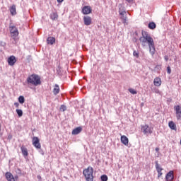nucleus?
<instances>
[{
    "label": "nucleus",
    "mask_w": 181,
    "mask_h": 181,
    "mask_svg": "<svg viewBox=\"0 0 181 181\" xmlns=\"http://www.w3.org/2000/svg\"><path fill=\"white\" fill-rule=\"evenodd\" d=\"M128 4H134V0H126Z\"/></svg>",
    "instance_id": "c9c22d12"
},
{
    "label": "nucleus",
    "mask_w": 181,
    "mask_h": 181,
    "mask_svg": "<svg viewBox=\"0 0 181 181\" xmlns=\"http://www.w3.org/2000/svg\"><path fill=\"white\" fill-rule=\"evenodd\" d=\"M60 70H62V69H57V73H58V74H59L60 76H62V74H60Z\"/></svg>",
    "instance_id": "58836bf2"
},
{
    "label": "nucleus",
    "mask_w": 181,
    "mask_h": 181,
    "mask_svg": "<svg viewBox=\"0 0 181 181\" xmlns=\"http://www.w3.org/2000/svg\"><path fill=\"white\" fill-rule=\"evenodd\" d=\"M133 56H134L135 57H139V53H138V52L136 51H134Z\"/></svg>",
    "instance_id": "2f4dec72"
},
{
    "label": "nucleus",
    "mask_w": 181,
    "mask_h": 181,
    "mask_svg": "<svg viewBox=\"0 0 181 181\" xmlns=\"http://www.w3.org/2000/svg\"><path fill=\"white\" fill-rule=\"evenodd\" d=\"M100 179L102 181H107L108 180V176L103 175L100 177Z\"/></svg>",
    "instance_id": "bb28decb"
},
{
    "label": "nucleus",
    "mask_w": 181,
    "mask_h": 181,
    "mask_svg": "<svg viewBox=\"0 0 181 181\" xmlns=\"http://www.w3.org/2000/svg\"><path fill=\"white\" fill-rule=\"evenodd\" d=\"M119 15H124V13H127L125 7L122 6V4H119Z\"/></svg>",
    "instance_id": "a211bd4d"
},
{
    "label": "nucleus",
    "mask_w": 181,
    "mask_h": 181,
    "mask_svg": "<svg viewBox=\"0 0 181 181\" xmlns=\"http://www.w3.org/2000/svg\"><path fill=\"white\" fill-rule=\"evenodd\" d=\"M9 30L13 39H15L19 36V31L18 30V28H16V26L10 24Z\"/></svg>",
    "instance_id": "20e7f679"
},
{
    "label": "nucleus",
    "mask_w": 181,
    "mask_h": 181,
    "mask_svg": "<svg viewBox=\"0 0 181 181\" xmlns=\"http://www.w3.org/2000/svg\"><path fill=\"white\" fill-rule=\"evenodd\" d=\"M168 127L170 129H172V131H177V128L176 127V124L173 121H170L168 122Z\"/></svg>",
    "instance_id": "2eb2a0df"
},
{
    "label": "nucleus",
    "mask_w": 181,
    "mask_h": 181,
    "mask_svg": "<svg viewBox=\"0 0 181 181\" xmlns=\"http://www.w3.org/2000/svg\"><path fill=\"white\" fill-rule=\"evenodd\" d=\"M5 176H6V179L8 181H15V177H13V175H12V173L9 172L6 173Z\"/></svg>",
    "instance_id": "dca6fc26"
},
{
    "label": "nucleus",
    "mask_w": 181,
    "mask_h": 181,
    "mask_svg": "<svg viewBox=\"0 0 181 181\" xmlns=\"http://www.w3.org/2000/svg\"><path fill=\"white\" fill-rule=\"evenodd\" d=\"M53 93L55 95H57V94H59V93H60V88L59 87L58 85H55L53 89Z\"/></svg>",
    "instance_id": "5701e85b"
},
{
    "label": "nucleus",
    "mask_w": 181,
    "mask_h": 181,
    "mask_svg": "<svg viewBox=\"0 0 181 181\" xmlns=\"http://www.w3.org/2000/svg\"><path fill=\"white\" fill-rule=\"evenodd\" d=\"M153 84L156 87H160L162 86V79L159 77H156L153 80Z\"/></svg>",
    "instance_id": "ddd939ff"
},
{
    "label": "nucleus",
    "mask_w": 181,
    "mask_h": 181,
    "mask_svg": "<svg viewBox=\"0 0 181 181\" xmlns=\"http://www.w3.org/2000/svg\"><path fill=\"white\" fill-rule=\"evenodd\" d=\"M148 29L153 30L156 29V24L154 22H150L148 25Z\"/></svg>",
    "instance_id": "4be33fe9"
},
{
    "label": "nucleus",
    "mask_w": 181,
    "mask_h": 181,
    "mask_svg": "<svg viewBox=\"0 0 181 181\" xmlns=\"http://www.w3.org/2000/svg\"><path fill=\"white\" fill-rule=\"evenodd\" d=\"M83 176L86 181H94V168L89 166L83 171Z\"/></svg>",
    "instance_id": "f03ea898"
},
{
    "label": "nucleus",
    "mask_w": 181,
    "mask_h": 181,
    "mask_svg": "<svg viewBox=\"0 0 181 181\" xmlns=\"http://www.w3.org/2000/svg\"><path fill=\"white\" fill-rule=\"evenodd\" d=\"M10 12L12 16H15L16 15V5H12L11 7L10 8Z\"/></svg>",
    "instance_id": "aec40b11"
},
{
    "label": "nucleus",
    "mask_w": 181,
    "mask_h": 181,
    "mask_svg": "<svg viewBox=\"0 0 181 181\" xmlns=\"http://www.w3.org/2000/svg\"><path fill=\"white\" fill-rule=\"evenodd\" d=\"M0 46H2L3 47H4V46H6V43H5V42L4 41H1Z\"/></svg>",
    "instance_id": "473e14b6"
},
{
    "label": "nucleus",
    "mask_w": 181,
    "mask_h": 181,
    "mask_svg": "<svg viewBox=\"0 0 181 181\" xmlns=\"http://www.w3.org/2000/svg\"><path fill=\"white\" fill-rule=\"evenodd\" d=\"M167 69H170V66H168Z\"/></svg>",
    "instance_id": "a19ab883"
},
{
    "label": "nucleus",
    "mask_w": 181,
    "mask_h": 181,
    "mask_svg": "<svg viewBox=\"0 0 181 181\" xmlns=\"http://www.w3.org/2000/svg\"><path fill=\"white\" fill-rule=\"evenodd\" d=\"M174 175H173V171L171 170L165 176V179L167 181H173L174 179Z\"/></svg>",
    "instance_id": "4468645a"
},
{
    "label": "nucleus",
    "mask_w": 181,
    "mask_h": 181,
    "mask_svg": "<svg viewBox=\"0 0 181 181\" xmlns=\"http://www.w3.org/2000/svg\"><path fill=\"white\" fill-rule=\"evenodd\" d=\"M156 152H159V148H158V147L156 148Z\"/></svg>",
    "instance_id": "ea45409f"
},
{
    "label": "nucleus",
    "mask_w": 181,
    "mask_h": 181,
    "mask_svg": "<svg viewBox=\"0 0 181 181\" xmlns=\"http://www.w3.org/2000/svg\"><path fill=\"white\" fill-rule=\"evenodd\" d=\"M16 112L18 117H22V115H23V112L21 109H16Z\"/></svg>",
    "instance_id": "a878e982"
},
{
    "label": "nucleus",
    "mask_w": 181,
    "mask_h": 181,
    "mask_svg": "<svg viewBox=\"0 0 181 181\" xmlns=\"http://www.w3.org/2000/svg\"><path fill=\"white\" fill-rule=\"evenodd\" d=\"M141 37H139L140 42L141 43V46L145 47L146 46H148L149 53L151 56L155 54L156 48H155V42L153 41V38L151 37L149 33L142 30L141 31Z\"/></svg>",
    "instance_id": "f257e3e1"
},
{
    "label": "nucleus",
    "mask_w": 181,
    "mask_h": 181,
    "mask_svg": "<svg viewBox=\"0 0 181 181\" xmlns=\"http://www.w3.org/2000/svg\"><path fill=\"white\" fill-rule=\"evenodd\" d=\"M129 93H131V94H137L136 90L134 88H129Z\"/></svg>",
    "instance_id": "cd10ccee"
},
{
    "label": "nucleus",
    "mask_w": 181,
    "mask_h": 181,
    "mask_svg": "<svg viewBox=\"0 0 181 181\" xmlns=\"http://www.w3.org/2000/svg\"><path fill=\"white\" fill-rule=\"evenodd\" d=\"M141 131L144 134V135H148L152 134L153 129L151 127H149V125L148 124H145V125H141Z\"/></svg>",
    "instance_id": "39448f33"
},
{
    "label": "nucleus",
    "mask_w": 181,
    "mask_h": 181,
    "mask_svg": "<svg viewBox=\"0 0 181 181\" xmlns=\"http://www.w3.org/2000/svg\"><path fill=\"white\" fill-rule=\"evenodd\" d=\"M120 19H122V21L123 19H128V17H127V13H124V15H120Z\"/></svg>",
    "instance_id": "7c9ffc66"
},
{
    "label": "nucleus",
    "mask_w": 181,
    "mask_h": 181,
    "mask_svg": "<svg viewBox=\"0 0 181 181\" xmlns=\"http://www.w3.org/2000/svg\"><path fill=\"white\" fill-rule=\"evenodd\" d=\"M120 141L122 144H123V145H125V146H128V144H129V139H128V137H127V136H121Z\"/></svg>",
    "instance_id": "9b49d317"
},
{
    "label": "nucleus",
    "mask_w": 181,
    "mask_h": 181,
    "mask_svg": "<svg viewBox=\"0 0 181 181\" xmlns=\"http://www.w3.org/2000/svg\"><path fill=\"white\" fill-rule=\"evenodd\" d=\"M164 59L165 60V62H168L169 60V57L168 55H165L164 57Z\"/></svg>",
    "instance_id": "f704fd0d"
},
{
    "label": "nucleus",
    "mask_w": 181,
    "mask_h": 181,
    "mask_svg": "<svg viewBox=\"0 0 181 181\" xmlns=\"http://www.w3.org/2000/svg\"><path fill=\"white\" fill-rule=\"evenodd\" d=\"M57 2L59 3V4H62V2H63V1H64V0H57Z\"/></svg>",
    "instance_id": "4c0bfd02"
},
{
    "label": "nucleus",
    "mask_w": 181,
    "mask_h": 181,
    "mask_svg": "<svg viewBox=\"0 0 181 181\" xmlns=\"http://www.w3.org/2000/svg\"><path fill=\"white\" fill-rule=\"evenodd\" d=\"M18 103H20V104H23L25 103V97L19 96Z\"/></svg>",
    "instance_id": "393cba45"
},
{
    "label": "nucleus",
    "mask_w": 181,
    "mask_h": 181,
    "mask_svg": "<svg viewBox=\"0 0 181 181\" xmlns=\"http://www.w3.org/2000/svg\"><path fill=\"white\" fill-rule=\"evenodd\" d=\"M61 111H66L67 110V107L64 105H62L60 107Z\"/></svg>",
    "instance_id": "c756f323"
},
{
    "label": "nucleus",
    "mask_w": 181,
    "mask_h": 181,
    "mask_svg": "<svg viewBox=\"0 0 181 181\" xmlns=\"http://www.w3.org/2000/svg\"><path fill=\"white\" fill-rule=\"evenodd\" d=\"M14 105H15V107H16V108H19V103H18V102H16V103H14Z\"/></svg>",
    "instance_id": "72a5a7b5"
},
{
    "label": "nucleus",
    "mask_w": 181,
    "mask_h": 181,
    "mask_svg": "<svg viewBox=\"0 0 181 181\" xmlns=\"http://www.w3.org/2000/svg\"><path fill=\"white\" fill-rule=\"evenodd\" d=\"M171 72H172V70L170 69H168L167 73L168 74H170Z\"/></svg>",
    "instance_id": "e433bc0d"
},
{
    "label": "nucleus",
    "mask_w": 181,
    "mask_h": 181,
    "mask_svg": "<svg viewBox=\"0 0 181 181\" xmlns=\"http://www.w3.org/2000/svg\"><path fill=\"white\" fill-rule=\"evenodd\" d=\"M47 42L49 45H54V43L56 42V38H54V37H48Z\"/></svg>",
    "instance_id": "412c9836"
},
{
    "label": "nucleus",
    "mask_w": 181,
    "mask_h": 181,
    "mask_svg": "<svg viewBox=\"0 0 181 181\" xmlns=\"http://www.w3.org/2000/svg\"><path fill=\"white\" fill-rule=\"evenodd\" d=\"M21 149L23 156H28L29 155V153L28 152V148L25 147V146H22L21 147Z\"/></svg>",
    "instance_id": "6ab92c4d"
},
{
    "label": "nucleus",
    "mask_w": 181,
    "mask_h": 181,
    "mask_svg": "<svg viewBox=\"0 0 181 181\" xmlns=\"http://www.w3.org/2000/svg\"><path fill=\"white\" fill-rule=\"evenodd\" d=\"M0 131H1V123H0Z\"/></svg>",
    "instance_id": "79ce46f5"
},
{
    "label": "nucleus",
    "mask_w": 181,
    "mask_h": 181,
    "mask_svg": "<svg viewBox=\"0 0 181 181\" xmlns=\"http://www.w3.org/2000/svg\"><path fill=\"white\" fill-rule=\"evenodd\" d=\"M92 12H93V9L90 6H84L82 8V13L83 15H90V13H91Z\"/></svg>",
    "instance_id": "0eeeda50"
},
{
    "label": "nucleus",
    "mask_w": 181,
    "mask_h": 181,
    "mask_svg": "<svg viewBox=\"0 0 181 181\" xmlns=\"http://www.w3.org/2000/svg\"><path fill=\"white\" fill-rule=\"evenodd\" d=\"M127 21H128V18H124V19L122 20V22L124 25V26H127V25H128Z\"/></svg>",
    "instance_id": "c85d7f7f"
},
{
    "label": "nucleus",
    "mask_w": 181,
    "mask_h": 181,
    "mask_svg": "<svg viewBox=\"0 0 181 181\" xmlns=\"http://www.w3.org/2000/svg\"><path fill=\"white\" fill-rule=\"evenodd\" d=\"M33 145L36 148V149H40L42 148V145L40 144V141L38 137L34 136L33 138Z\"/></svg>",
    "instance_id": "423d86ee"
},
{
    "label": "nucleus",
    "mask_w": 181,
    "mask_h": 181,
    "mask_svg": "<svg viewBox=\"0 0 181 181\" xmlns=\"http://www.w3.org/2000/svg\"><path fill=\"white\" fill-rule=\"evenodd\" d=\"M92 19L91 17L88 16H85L83 17V23L86 25V26H90L91 25Z\"/></svg>",
    "instance_id": "1a4fd4ad"
},
{
    "label": "nucleus",
    "mask_w": 181,
    "mask_h": 181,
    "mask_svg": "<svg viewBox=\"0 0 181 181\" xmlns=\"http://www.w3.org/2000/svg\"><path fill=\"white\" fill-rule=\"evenodd\" d=\"M50 18L52 21H56V19L59 18V16L57 15V13H52L50 14Z\"/></svg>",
    "instance_id": "b1692460"
},
{
    "label": "nucleus",
    "mask_w": 181,
    "mask_h": 181,
    "mask_svg": "<svg viewBox=\"0 0 181 181\" xmlns=\"http://www.w3.org/2000/svg\"><path fill=\"white\" fill-rule=\"evenodd\" d=\"M155 163H156V169L158 173V177L159 178L163 175L162 170H163V169L162 168H160V165H159V163H158V161H156Z\"/></svg>",
    "instance_id": "9d476101"
},
{
    "label": "nucleus",
    "mask_w": 181,
    "mask_h": 181,
    "mask_svg": "<svg viewBox=\"0 0 181 181\" xmlns=\"http://www.w3.org/2000/svg\"><path fill=\"white\" fill-rule=\"evenodd\" d=\"M27 82L28 84H31L32 86H40V84H42L40 76L36 74H32L28 76L27 78Z\"/></svg>",
    "instance_id": "7ed1b4c3"
},
{
    "label": "nucleus",
    "mask_w": 181,
    "mask_h": 181,
    "mask_svg": "<svg viewBox=\"0 0 181 181\" xmlns=\"http://www.w3.org/2000/svg\"><path fill=\"white\" fill-rule=\"evenodd\" d=\"M81 131H83V128L81 127H76L73 129L72 135H78Z\"/></svg>",
    "instance_id": "f3484780"
},
{
    "label": "nucleus",
    "mask_w": 181,
    "mask_h": 181,
    "mask_svg": "<svg viewBox=\"0 0 181 181\" xmlns=\"http://www.w3.org/2000/svg\"><path fill=\"white\" fill-rule=\"evenodd\" d=\"M8 63L9 66H13L16 63V57L13 55L11 56L8 59Z\"/></svg>",
    "instance_id": "f8f14e48"
},
{
    "label": "nucleus",
    "mask_w": 181,
    "mask_h": 181,
    "mask_svg": "<svg viewBox=\"0 0 181 181\" xmlns=\"http://www.w3.org/2000/svg\"><path fill=\"white\" fill-rule=\"evenodd\" d=\"M174 110L175 111L177 119H181V107L180 105L175 106Z\"/></svg>",
    "instance_id": "6e6552de"
}]
</instances>
